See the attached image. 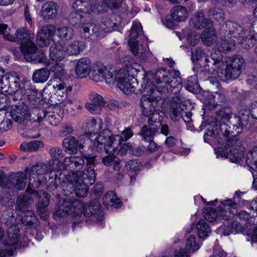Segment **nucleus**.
I'll list each match as a JSON object with an SVG mask.
<instances>
[{"instance_id": "15", "label": "nucleus", "mask_w": 257, "mask_h": 257, "mask_svg": "<svg viewBox=\"0 0 257 257\" xmlns=\"http://www.w3.org/2000/svg\"><path fill=\"white\" fill-rule=\"evenodd\" d=\"M11 114L14 120L24 126L30 122V112L28 105L22 104L13 106Z\"/></svg>"}, {"instance_id": "12", "label": "nucleus", "mask_w": 257, "mask_h": 257, "mask_svg": "<svg viewBox=\"0 0 257 257\" xmlns=\"http://www.w3.org/2000/svg\"><path fill=\"white\" fill-rule=\"evenodd\" d=\"M142 27L140 23L133 22L132 27L131 29L130 39L128 40V44L130 47L131 51L135 56L141 57L144 56L145 51H142L139 47V43L137 41L135 40L138 37L141 31H142Z\"/></svg>"}, {"instance_id": "64", "label": "nucleus", "mask_w": 257, "mask_h": 257, "mask_svg": "<svg viewBox=\"0 0 257 257\" xmlns=\"http://www.w3.org/2000/svg\"><path fill=\"white\" fill-rule=\"evenodd\" d=\"M202 49L200 47H197L194 52H191V59L193 61H198L200 60L204 56Z\"/></svg>"}, {"instance_id": "3", "label": "nucleus", "mask_w": 257, "mask_h": 257, "mask_svg": "<svg viewBox=\"0 0 257 257\" xmlns=\"http://www.w3.org/2000/svg\"><path fill=\"white\" fill-rule=\"evenodd\" d=\"M221 37V41L217 44L218 50H213L205 59V68L210 73H213L219 67L224 66L221 52H226L233 50L235 40L231 38Z\"/></svg>"}, {"instance_id": "19", "label": "nucleus", "mask_w": 257, "mask_h": 257, "mask_svg": "<svg viewBox=\"0 0 257 257\" xmlns=\"http://www.w3.org/2000/svg\"><path fill=\"white\" fill-rule=\"evenodd\" d=\"M207 132L204 135V140L206 143L209 142L208 137L213 138H220L221 131L219 127H215V120L212 117L208 118V119L203 121L200 126L201 130L206 128Z\"/></svg>"}, {"instance_id": "45", "label": "nucleus", "mask_w": 257, "mask_h": 257, "mask_svg": "<svg viewBox=\"0 0 257 257\" xmlns=\"http://www.w3.org/2000/svg\"><path fill=\"white\" fill-rule=\"evenodd\" d=\"M82 28V32L85 38H90L92 35H95L96 36L98 35V28L94 24L92 23L83 24Z\"/></svg>"}, {"instance_id": "39", "label": "nucleus", "mask_w": 257, "mask_h": 257, "mask_svg": "<svg viewBox=\"0 0 257 257\" xmlns=\"http://www.w3.org/2000/svg\"><path fill=\"white\" fill-rule=\"evenodd\" d=\"M64 163L72 169H80L83 166L85 162L84 159L80 156H72L66 157L64 159Z\"/></svg>"}, {"instance_id": "23", "label": "nucleus", "mask_w": 257, "mask_h": 257, "mask_svg": "<svg viewBox=\"0 0 257 257\" xmlns=\"http://www.w3.org/2000/svg\"><path fill=\"white\" fill-rule=\"evenodd\" d=\"M58 8L56 3L52 1L46 2L40 11V16L45 20L53 19L57 16Z\"/></svg>"}, {"instance_id": "21", "label": "nucleus", "mask_w": 257, "mask_h": 257, "mask_svg": "<svg viewBox=\"0 0 257 257\" xmlns=\"http://www.w3.org/2000/svg\"><path fill=\"white\" fill-rule=\"evenodd\" d=\"M70 175L71 178L82 181L89 185H92L95 182L96 177L94 167L93 166H87V169L83 172L73 173Z\"/></svg>"}, {"instance_id": "38", "label": "nucleus", "mask_w": 257, "mask_h": 257, "mask_svg": "<svg viewBox=\"0 0 257 257\" xmlns=\"http://www.w3.org/2000/svg\"><path fill=\"white\" fill-rule=\"evenodd\" d=\"M46 182L52 181L47 186L48 191H54L57 189L58 185L60 183V178L58 177L55 172L50 171L49 173L46 174L44 176Z\"/></svg>"}, {"instance_id": "2", "label": "nucleus", "mask_w": 257, "mask_h": 257, "mask_svg": "<svg viewBox=\"0 0 257 257\" xmlns=\"http://www.w3.org/2000/svg\"><path fill=\"white\" fill-rule=\"evenodd\" d=\"M247 117H235L232 121V127L228 126L227 123H222L220 126L221 131L220 137L223 136L225 138H228L222 148L225 149L234 150L242 147L239 140L238 135L240 134L246 124Z\"/></svg>"}, {"instance_id": "40", "label": "nucleus", "mask_w": 257, "mask_h": 257, "mask_svg": "<svg viewBox=\"0 0 257 257\" xmlns=\"http://www.w3.org/2000/svg\"><path fill=\"white\" fill-rule=\"evenodd\" d=\"M50 74V71L47 68L36 70L32 76V80L35 83H43L46 81Z\"/></svg>"}, {"instance_id": "59", "label": "nucleus", "mask_w": 257, "mask_h": 257, "mask_svg": "<svg viewBox=\"0 0 257 257\" xmlns=\"http://www.w3.org/2000/svg\"><path fill=\"white\" fill-rule=\"evenodd\" d=\"M49 154L54 161H58L64 156L63 151L60 147H53L50 149Z\"/></svg>"}, {"instance_id": "58", "label": "nucleus", "mask_w": 257, "mask_h": 257, "mask_svg": "<svg viewBox=\"0 0 257 257\" xmlns=\"http://www.w3.org/2000/svg\"><path fill=\"white\" fill-rule=\"evenodd\" d=\"M90 77L96 82L102 81L103 80L102 66L101 67H96L90 72Z\"/></svg>"}, {"instance_id": "52", "label": "nucleus", "mask_w": 257, "mask_h": 257, "mask_svg": "<svg viewBox=\"0 0 257 257\" xmlns=\"http://www.w3.org/2000/svg\"><path fill=\"white\" fill-rule=\"evenodd\" d=\"M251 27V35H249V39L246 40L247 43L245 44V49L252 47L257 41V20L253 22Z\"/></svg>"}, {"instance_id": "43", "label": "nucleus", "mask_w": 257, "mask_h": 257, "mask_svg": "<svg viewBox=\"0 0 257 257\" xmlns=\"http://www.w3.org/2000/svg\"><path fill=\"white\" fill-rule=\"evenodd\" d=\"M171 13L173 19L177 22L184 21L187 17V11L186 9L181 6H177L172 9Z\"/></svg>"}, {"instance_id": "5", "label": "nucleus", "mask_w": 257, "mask_h": 257, "mask_svg": "<svg viewBox=\"0 0 257 257\" xmlns=\"http://www.w3.org/2000/svg\"><path fill=\"white\" fill-rule=\"evenodd\" d=\"M225 62L226 67L224 69H221V67H219L215 71L217 72L218 78L225 82L238 78L245 66L244 59L241 57L232 56L227 57Z\"/></svg>"}, {"instance_id": "33", "label": "nucleus", "mask_w": 257, "mask_h": 257, "mask_svg": "<svg viewBox=\"0 0 257 257\" xmlns=\"http://www.w3.org/2000/svg\"><path fill=\"white\" fill-rule=\"evenodd\" d=\"M51 169L50 164H47L43 163H38L30 168L27 167L25 172L29 175H42L49 173V170Z\"/></svg>"}, {"instance_id": "16", "label": "nucleus", "mask_w": 257, "mask_h": 257, "mask_svg": "<svg viewBox=\"0 0 257 257\" xmlns=\"http://www.w3.org/2000/svg\"><path fill=\"white\" fill-rule=\"evenodd\" d=\"M85 143L84 136H80L79 140H77L72 136L66 137L63 141L62 147L64 151L70 155L77 154L78 149H82Z\"/></svg>"}, {"instance_id": "48", "label": "nucleus", "mask_w": 257, "mask_h": 257, "mask_svg": "<svg viewBox=\"0 0 257 257\" xmlns=\"http://www.w3.org/2000/svg\"><path fill=\"white\" fill-rule=\"evenodd\" d=\"M57 35L64 40H70L74 36L73 29L69 27H61L57 28Z\"/></svg>"}, {"instance_id": "30", "label": "nucleus", "mask_w": 257, "mask_h": 257, "mask_svg": "<svg viewBox=\"0 0 257 257\" xmlns=\"http://www.w3.org/2000/svg\"><path fill=\"white\" fill-rule=\"evenodd\" d=\"M199 38L202 43L206 46L214 44L217 40V35L213 25H210L201 33Z\"/></svg>"}, {"instance_id": "28", "label": "nucleus", "mask_w": 257, "mask_h": 257, "mask_svg": "<svg viewBox=\"0 0 257 257\" xmlns=\"http://www.w3.org/2000/svg\"><path fill=\"white\" fill-rule=\"evenodd\" d=\"M37 47L36 45H33L28 52L25 53L23 55L25 60L27 62H31L34 63H45L46 58L45 55L43 52L37 53Z\"/></svg>"}, {"instance_id": "9", "label": "nucleus", "mask_w": 257, "mask_h": 257, "mask_svg": "<svg viewBox=\"0 0 257 257\" xmlns=\"http://www.w3.org/2000/svg\"><path fill=\"white\" fill-rule=\"evenodd\" d=\"M34 37V34L25 27L20 28L15 32L16 42L21 45V51L23 54L35 45L32 41Z\"/></svg>"}, {"instance_id": "50", "label": "nucleus", "mask_w": 257, "mask_h": 257, "mask_svg": "<svg viewBox=\"0 0 257 257\" xmlns=\"http://www.w3.org/2000/svg\"><path fill=\"white\" fill-rule=\"evenodd\" d=\"M186 88L192 93H196L200 88L196 75L189 76L185 83Z\"/></svg>"}, {"instance_id": "54", "label": "nucleus", "mask_w": 257, "mask_h": 257, "mask_svg": "<svg viewBox=\"0 0 257 257\" xmlns=\"http://www.w3.org/2000/svg\"><path fill=\"white\" fill-rule=\"evenodd\" d=\"M72 210L70 211V213H72L74 216H79L83 214V210L85 208L82 202L79 201L75 200L71 202Z\"/></svg>"}, {"instance_id": "4", "label": "nucleus", "mask_w": 257, "mask_h": 257, "mask_svg": "<svg viewBox=\"0 0 257 257\" xmlns=\"http://www.w3.org/2000/svg\"><path fill=\"white\" fill-rule=\"evenodd\" d=\"M178 70H172L167 71L165 68L158 69L155 72L154 79L157 87L161 88V91L171 92L181 85V78Z\"/></svg>"}, {"instance_id": "51", "label": "nucleus", "mask_w": 257, "mask_h": 257, "mask_svg": "<svg viewBox=\"0 0 257 257\" xmlns=\"http://www.w3.org/2000/svg\"><path fill=\"white\" fill-rule=\"evenodd\" d=\"M247 165L252 168L257 169V147L249 151L246 156Z\"/></svg>"}, {"instance_id": "42", "label": "nucleus", "mask_w": 257, "mask_h": 257, "mask_svg": "<svg viewBox=\"0 0 257 257\" xmlns=\"http://www.w3.org/2000/svg\"><path fill=\"white\" fill-rule=\"evenodd\" d=\"M85 48L83 42L80 41H73L66 47V52L71 55H77L79 54Z\"/></svg>"}, {"instance_id": "8", "label": "nucleus", "mask_w": 257, "mask_h": 257, "mask_svg": "<svg viewBox=\"0 0 257 257\" xmlns=\"http://www.w3.org/2000/svg\"><path fill=\"white\" fill-rule=\"evenodd\" d=\"M20 229L16 225H11L7 230V236L4 240V244L7 246L6 249H0V257L13 255L14 251L25 247V244L19 240Z\"/></svg>"}, {"instance_id": "49", "label": "nucleus", "mask_w": 257, "mask_h": 257, "mask_svg": "<svg viewBox=\"0 0 257 257\" xmlns=\"http://www.w3.org/2000/svg\"><path fill=\"white\" fill-rule=\"evenodd\" d=\"M196 228L199 237L202 238L208 236L211 231L209 226L203 220H201L197 222Z\"/></svg>"}, {"instance_id": "24", "label": "nucleus", "mask_w": 257, "mask_h": 257, "mask_svg": "<svg viewBox=\"0 0 257 257\" xmlns=\"http://www.w3.org/2000/svg\"><path fill=\"white\" fill-rule=\"evenodd\" d=\"M236 204L231 200H227L222 202L221 206L219 207L218 218L221 217L223 219L228 220L233 216L234 212L231 209H235Z\"/></svg>"}, {"instance_id": "6", "label": "nucleus", "mask_w": 257, "mask_h": 257, "mask_svg": "<svg viewBox=\"0 0 257 257\" xmlns=\"http://www.w3.org/2000/svg\"><path fill=\"white\" fill-rule=\"evenodd\" d=\"M219 33L224 38H235L244 48L245 43H247L246 40L249 39L242 27L232 21H226L221 25Z\"/></svg>"}, {"instance_id": "11", "label": "nucleus", "mask_w": 257, "mask_h": 257, "mask_svg": "<svg viewBox=\"0 0 257 257\" xmlns=\"http://www.w3.org/2000/svg\"><path fill=\"white\" fill-rule=\"evenodd\" d=\"M1 83H0V88L3 92L7 94L12 95L20 91L23 93L24 90L23 88L20 89V81L18 78L12 75L6 74L4 77L1 78Z\"/></svg>"}, {"instance_id": "31", "label": "nucleus", "mask_w": 257, "mask_h": 257, "mask_svg": "<svg viewBox=\"0 0 257 257\" xmlns=\"http://www.w3.org/2000/svg\"><path fill=\"white\" fill-rule=\"evenodd\" d=\"M71 210V201L66 199H61L55 207L53 216L55 218L64 217L67 215Z\"/></svg>"}, {"instance_id": "56", "label": "nucleus", "mask_w": 257, "mask_h": 257, "mask_svg": "<svg viewBox=\"0 0 257 257\" xmlns=\"http://www.w3.org/2000/svg\"><path fill=\"white\" fill-rule=\"evenodd\" d=\"M203 213L204 218L209 222L215 220L218 215L216 210L212 207L204 208Z\"/></svg>"}, {"instance_id": "27", "label": "nucleus", "mask_w": 257, "mask_h": 257, "mask_svg": "<svg viewBox=\"0 0 257 257\" xmlns=\"http://www.w3.org/2000/svg\"><path fill=\"white\" fill-rule=\"evenodd\" d=\"M26 183V174L18 172L16 174L10 176L7 186L10 188L13 187L17 190H23L25 188Z\"/></svg>"}, {"instance_id": "20", "label": "nucleus", "mask_w": 257, "mask_h": 257, "mask_svg": "<svg viewBox=\"0 0 257 257\" xmlns=\"http://www.w3.org/2000/svg\"><path fill=\"white\" fill-rule=\"evenodd\" d=\"M51 71L53 73V78L50 80V85L53 88L59 89L64 88L65 82L61 79L65 74L63 65L62 63H56L51 68Z\"/></svg>"}, {"instance_id": "37", "label": "nucleus", "mask_w": 257, "mask_h": 257, "mask_svg": "<svg viewBox=\"0 0 257 257\" xmlns=\"http://www.w3.org/2000/svg\"><path fill=\"white\" fill-rule=\"evenodd\" d=\"M21 221L24 226L28 228H33L37 225L38 219L32 211L28 210L23 213Z\"/></svg>"}, {"instance_id": "57", "label": "nucleus", "mask_w": 257, "mask_h": 257, "mask_svg": "<svg viewBox=\"0 0 257 257\" xmlns=\"http://www.w3.org/2000/svg\"><path fill=\"white\" fill-rule=\"evenodd\" d=\"M184 113V111L177 105H172L170 110V117L171 119L174 121L179 120L181 118L183 114Z\"/></svg>"}, {"instance_id": "13", "label": "nucleus", "mask_w": 257, "mask_h": 257, "mask_svg": "<svg viewBox=\"0 0 257 257\" xmlns=\"http://www.w3.org/2000/svg\"><path fill=\"white\" fill-rule=\"evenodd\" d=\"M56 32L55 27L51 24L43 26L36 36L37 44L40 47H48Z\"/></svg>"}, {"instance_id": "60", "label": "nucleus", "mask_w": 257, "mask_h": 257, "mask_svg": "<svg viewBox=\"0 0 257 257\" xmlns=\"http://www.w3.org/2000/svg\"><path fill=\"white\" fill-rule=\"evenodd\" d=\"M140 164L138 160H131L126 163L125 167L128 171L137 172L140 170Z\"/></svg>"}, {"instance_id": "55", "label": "nucleus", "mask_w": 257, "mask_h": 257, "mask_svg": "<svg viewBox=\"0 0 257 257\" xmlns=\"http://www.w3.org/2000/svg\"><path fill=\"white\" fill-rule=\"evenodd\" d=\"M200 248L199 244L196 242V239L194 235H190L186 240L185 249L189 253H193Z\"/></svg>"}, {"instance_id": "14", "label": "nucleus", "mask_w": 257, "mask_h": 257, "mask_svg": "<svg viewBox=\"0 0 257 257\" xmlns=\"http://www.w3.org/2000/svg\"><path fill=\"white\" fill-rule=\"evenodd\" d=\"M214 152L218 158L219 157L227 158L232 163H237L241 161L244 156V148H238L234 150L225 149L222 147H217L214 149Z\"/></svg>"}, {"instance_id": "36", "label": "nucleus", "mask_w": 257, "mask_h": 257, "mask_svg": "<svg viewBox=\"0 0 257 257\" xmlns=\"http://www.w3.org/2000/svg\"><path fill=\"white\" fill-rule=\"evenodd\" d=\"M31 197L28 195H19L15 205L16 210L22 213L29 210L28 206L31 203Z\"/></svg>"}, {"instance_id": "32", "label": "nucleus", "mask_w": 257, "mask_h": 257, "mask_svg": "<svg viewBox=\"0 0 257 257\" xmlns=\"http://www.w3.org/2000/svg\"><path fill=\"white\" fill-rule=\"evenodd\" d=\"M123 72H124V69H120L116 71L112 67L102 66L103 80H105L107 83L114 84L120 77L121 73Z\"/></svg>"}, {"instance_id": "10", "label": "nucleus", "mask_w": 257, "mask_h": 257, "mask_svg": "<svg viewBox=\"0 0 257 257\" xmlns=\"http://www.w3.org/2000/svg\"><path fill=\"white\" fill-rule=\"evenodd\" d=\"M128 72L124 69V72L121 73L116 81L118 88L127 95L132 93H137L136 85H138L137 79L134 77V75L130 76Z\"/></svg>"}, {"instance_id": "1", "label": "nucleus", "mask_w": 257, "mask_h": 257, "mask_svg": "<svg viewBox=\"0 0 257 257\" xmlns=\"http://www.w3.org/2000/svg\"><path fill=\"white\" fill-rule=\"evenodd\" d=\"M133 135V131L130 127L122 131L120 135L115 136H113L109 130H103L96 138L93 143L94 148L97 152H102L104 150L107 154L114 153L120 145V141H127Z\"/></svg>"}, {"instance_id": "53", "label": "nucleus", "mask_w": 257, "mask_h": 257, "mask_svg": "<svg viewBox=\"0 0 257 257\" xmlns=\"http://www.w3.org/2000/svg\"><path fill=\"white\" fill-rule=\"evenodd\" d=\"M100 208V205L98 203L86 205L83 210V215L89 217L92 215H95L97 213L99 214Z\"/></svg>"}, {"instance_id": "63", "label": "nucleus", "mask_w": 257, "mask_h": 257, "mask_svg": "<svg viewBox=\"0 0 257 257\" xmlns=\"http://www.w3.org/2000/svg\"><path fill=\"white\" fill-rule=\"evenodd\" d=\"M89 98L91 102L97 105L103 106L104 105V100L102 97L99 94L92 92L89 95Z\"/></svg>"}, {"instance_id": "29", "label": "nucleus", "mask_w": 257, "mask_h": 257, "mask_svg": "<svg viewBox=\"0 0 257 257\" xmlns=\"http://www.w3.org/2000/svg\"><path fill=\"white\" fill-rule=\"evenodd\" d=\"M50 203V199L47 193L43 192L42 195H39L37 204V211L41 219L45 220L49 215V212L46 207Z\"/></svg>"}, {"instance_id": "47", "label": "nucleus", "mask_w": 257, "mask_h": 257, "mask_svg": "<svg viewBox=\"0 0 257 257\" xmlns=\"http://www.w3.org/2000/svg\"><path fill=\"white\" fill-rule=\"evenodd\" d=\"M123 0H103V4L104 6L101 9L99 7H101L99 5L97 6V8L98 11L100 13H104L107 11V9H118L121 7Z\"/></svg>"}, {"instance_id": "46", "label": "nucleus", "mask_w": 257, "mask_h": 257, "mask_svg": "<svg viewBox=\"0 0 257 257\" xmlns=\"http://www.w3.org/2000/svg\"><path fill=\"white\" fill-rule=\"evenodd\" d=\"M46 116V110L44 107H33L30 112V121L41 122Z\"/></svg>"}, {"instance_id": "26", "label": "nucleus", "mask_w": 257, "mask_h": 257, "mask_svg": "<svg viewBox=\"0 0 257 257\" xmlns=\"http://www.w3.org/2000/svg\"><path fill=\"white\" fill-rule=\"evenodd\" d=\"M91 70V62L87 58L80 59L76 64L75 72L76 76L80 78L86 77Z\"/></svg>"}, {"instance_id": "44", "label": "nucleus", "mask_w": 257, "mask_h": 257, "mask_svg": "<svg viewBox=\"0 0 257 257\" xmlns=\"http://www.w3.org/2000/svg\"><path fill=\"white\" fill-rule=\"evenodd\" d=\"M24 93L28 96L29 99L34 104L39 102L43 96L42 93L34 86L24 90Z\"/></svg>"}, {"instance_id": "34", "label": "nucleus", "mask_w": 257, "mask_h": 257, "mask_svg": "<svg viewBox=\"0 0 257 257\" xmlns=\"http://www.w3.org/2000/svg\"><path fill=\"white\" fill-rule=\"evenodd\" d=\"M50 58L54 61H62L66 56L65 47L60 44H56L50 48Z\"/></svg>"}, {"instance_id": "25", "label": "nucleus", "mask_w": 257, "mask_h": 257, "mask_svg": "<svg viewBox=\"0 0 257 257\" xmlns=\"http://www.w3.org/2000/svg\"><path fill=\"white\" fill-rule=\"evenodd\" d=\"M232 114L231 108L228 106L221 107L219 110L217 111L216 112V117H213L215 120V127H219L221 124L226 123V121L229 122L230 125H232V121L234 118L229 121ZM234 117L240 116L235 115Z\"/></svg>"}, {"instance_id": "18", "label": "nucleus", "mask_w": 257, "mask_h": 257, "mask_svg": "<svg viewBox=\"0 0 257 257\" xmlns=\"http://www.w3.org/2000/svg\"><path fill=\"white\" fill-rule=\"evenodd\" d=\"M148 125H144L138 133L142 137V140L145 142L154 140L155 135L159 132L161 121H159V122H156L155 121L148 120Z\"/></svg>"}, {"instance_id": "7", "label": "nucleus", "mask_w": 257, "mask_h": 257, "mask_svg": "<svg viewBox=\"0 0 257 257\" xmlns=\"http://www.w3.org/2000/svg\"><path fill=\"white\" fill-rule=\"evenodd\" d=\"M159 99L151 94L142 96L140 101L141 113L148 117L149 121H155L159 122L161 121L160 110L157 109L158 105Z\"/></svg>"}, {"instance_id": "17", "label": "nucleus", "mask_w": 257, "mask_h": 257, "mask_svg": "<svg viewBox=\"0 0 257 257\" xmlns=\"http://www.w3.org/2000/svg\"><path fill=\"white\" fill-rule=\"evenodd\" d=\"M71 175L69 174L66 177L68 184L67 186H63L65 188H69L70 193L72 194L74 193L76 196L78 197H86L88 194V189L87 186L89 184L82 181L76 180L74 179H71Z\"/></svg>"}, {"instance_id": "41", "label": "nucleus", "mask_w": 257, "mask_h": 257, "mask_svg": "<svg viewBox=\"0 0 257 257\" xmlns=\"http://www.w3.org/2000/svg\"><path fill=\"white\" fill-rule=\"evenodd\" d=\"M103 199L104 203L107 206H112L116 208L121 206V202L116 197L115 193L112 191L106 193Z\"/></svg>"}, {"instance_id": "62", "label": "nucleus", "mask_w": 257, "mask_h": 257, "mask_svg": "<svg viewBox=\"0 0 257 257\" xmlns=\"http://www.w3.org/2000/svg\"><path fill=\"white\" fill-rule=\"evenodd\" d=\"M240 220L249 224H254L255 218L250 216L249 214L245 211H241L237 215Z\"/></svg>"}, {"instance_id": "61", "label": "nucleus", "mask_w": 257, "mask_h": 257, "mask_svg": "<svg viewBox=\"0 0 257 257\" xmlns=\"http://www.w3.org/2000/svg\"><path fill=\"white\" fill-rule=\"evenodd\" d=\"M116 26V24L111 22L110 19L108 17L104 19L102 22L101 27L103 30L106 32H111Z\"/></svg>"}, {"instance_id": "35", "label": "nucleus", "mask_w": 257, "mask_h": 257, "mask_svg": "<svg viewBox=\"0 0 257 257\" xmlns=\"http://www.w3.org/2000/svg\"><path fill=\"white\" fill-rule=\"evenodd\" d=\"M194 26L197 29H201L205 27L213 25V21L208 19H205L204 13L199 12L195 13L192 19Z\"/></svg>"}, {"instance_id": "22", "label": "nucleus", "mask_w": 257, "mask_h": 257, "mask_svg": "<svg viewBox=\"0 0 257 257\" xmlns=\"http://www.w3.org/2000/svg\"><path fill=\"white\" fill-rule=\"evenodd\" d=\"M82 5V1H78L73 5V8L79 12H73L70 13L69 21L72 26L79 27L82 23H84L83 14H86L87 12H85L84 9L81 7L83 6Z\"/></svg>"}]
</instances>
